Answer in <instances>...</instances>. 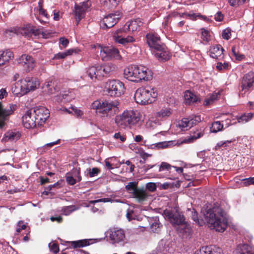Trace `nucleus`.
Returning a JSON list of instances; mask_svg holds the SVG:
<instances>
[{
	"label": "nucleus",
	"mask_w": 254,
	"mask_h": 254,
	"mask_svg": "<svg viewBox=\"0 0 254 254\" xmlns=\"http://www.w3.org/2000/svg\"><path fill=\"white\" fill-rule=\"evenodd\" d=\"M203 216L208 226L211 229L219 232H223L228 226V219L226 213L221 205L215 203L210 207L202 210Z\"/></svg>",
	"instance_id": "f257e3e1"
},
{
	"label": "nucleus",
	"mask_w": 254,
	"mask_h": 254,
	"mask_svg": "<svg viewBox=\"0 0 254 254\" xmlns=\"http://www.w3.org/2000/svg\"><path fill=\"white\" fill-rule=\"evenodd\" d=\"M163 216L172 225L176 227L178 232L187 233L190 231V226L186 221L183 213L177 207H168L163 211Z\"/></svg>",
	"instance_id": "f03ea898"
},
{
	"label": "nucleus",
	"mask_w": 254,
	"mask_h": 254,
	"mask_svg": "<svg viewBox=\"0 0 254 254\" xmlns=\"http://www.w3.org/2000/svg\"><path fill=\"white\" fill-rule=\"evenodd\" d=\"M146 39L153 54L158 60L164 62L169 59V52L157 34L150 32L146 34Z\"/></svg>",
	"instance_id": "7ed1b4c3"
},
{
	"label": "nucleus",
	"mask_w": 254,
	"mask_h": 254,
	"mask_svg": "<svg viewBox=\"0 0 254 254\" xmlns=\"http://www.w3.org/2000/svg\"><path fill=\"white\" fill-rule=\"evenodd\" d=\"M124 75L129 81L139 82L152 79V72L143 65H131L124 69Z\"/></svg>",
	"instance_id": "20e7f679"
},
{
	"label": "nucleus",
	"mask_w": 254,
	"mask_h": 254,
	"mask_svg": "<svg viewBox=\"0 0 254 254\" xmlns=\"http://www.w3.org/2000/svg\"><path fill=\"white\" fill-rule=\"evenodd\" d=\"M141 118V115L138 111L127 110L122 114L117 116L115 122L118 127L131 128L139 123Z\"/></svg>",
	"instance_id": "39448f33"
},
{
	"label": "nucleus",
	"mask_w": 254,
	"mask_h": 254,
	"mask_svg": "<svg viewBox=\"0 0 254 254\" xmlns=\"http://www.w3.org/2000/svg\"><path fill=\"white\" fill-rule=\"evenodd\" d=\"M157 96V93L154 89L142 87L136 90L134 94V99L138 104L146 105L153 103Z\"/></svg>",
	"instance_id": "423d86ee"
},
{
	"label": "nucleus",
	"mask_w": 254,
	"mask_h": 254,
	"mask_svg": "<svg viewBox=\"0 0 254 254\" xmlns=\"http://www.w3.org/2000/svg\"><path fill=\"white\" fill-rule=\"evenodd\" d=\"M115 69V66L113 64L108 63L102 65L92 66L89 68L87 72L92 80H100Z\"/></svg>",
	"instance_id": "0eeeda50"
},
{
	"label": "nucleus",
	"mask_w": 254,
	"mask_h": 254,
	"mask_svg": "<svg viewBox=\"0 0 254 254\" xmlns=\"http://www.w3.org/2000/svg\"><path fill=\"white\" fill-rule=\"evenodd\" d=\"M127 192L130 196L134 199L138 203H141L146 200L148 195L143 189L137 187V183L136 182H130L125 187Z\"/></svg>",
	"instance_id": "6e6552de"
},
{
	"label": "nucleus",
	"mask_w": 254,
	"mask_h": 254,
	"mask_svg": "<svg viewBox=\"0 0 254 254\" xmlns=\"http://www.w3.org/2000/svg\"><path fill=\"white\" fill-rule=\"evenodd\" d=\"M125 86L123 82L119 80H112L106 82L105 91L111 97H119L125 91Z\"/></svg>",
	"instance_id": "1a4fd4ad"
},
{
	"label": "nucleus",
	"mask_w": 254,
	"mask_h": 254,
	"mask_svg": "<svg viewBox=\"0 0 254 254\" xmlns=\"http://www.w3.org/2000/svg\"><path fill=\"white\" fill-rule=\"evenodd\" d=\"M97 52L100 53V56L102 61H107L115 59L120 60L122 58L119 50L113 47H103L98 45L95 47Z\"/></svg>",
	"instance_id": "9d476101"
},
{
	"label": "nucleus",
	"mask_w": 254,
	"mask_h": 254,
	"mask_svg": "<svg viewBox=\"0 0 254 254\" xmlns=\"http://www.w3.org/2000/svg\"><path fill=\"white\" fill-rule=\"evenodd\" d=\"M254 86V72L250 71L243 76L241 85V94L242 95L249 94Z\"/></svg>",
	"instance_id": "9b49d317"
},
{
	"label": "nucleus",
	"mask_w": 254,
	"mask_h": 254,
	"mask_svg": "<svg viewBox=\"0 0 254 254\" xmlns=\"http://www.w3.org/2000/svg\"><path fill=\"white\" fill-rule=\"evenodd\" d=\"M33 117L36 120L38 126H42L50 116L49 111L44 107H36L32 110Z\"/></svg>",
	"instance_id": "f8f14e48"
},
{
	"label": "nucleus",
	"mask_w": 254,
	"mask_h": 254,
	"mask_svg": "<svg viewBox=\"0 0 254 254\" xmlns=\"http://www.w3.org/2000/svg\"><path fill=\"white\" fill-rule=\"evenodd\" d=\"M19 33H20L25 36H28L30 34L36 35L37 34V30L35 29L31 25H28L26 27L22 29L12 28L7 29L5 31L4 34L5 37H9L12 36L14 34H18Z\"/></svg>",
	"instance_id": "ddd939ff"
},
{
	"label": "nucleus",
	"mask_w": 254,
	"mask_h": 254,
	"mask_svg": "<svg viewBox=\"0 0 254 254\" xmlns=\"http://www.w3.org/2000/svg\"><path fill=\"white\" fill-rule=\"evenodd\" d=\"M103 106L99 112L104 116H112L118 111L119 105L118 102H109L107 100L103 101Z\"/></svg>",
	"instance_id": "4468645a"
},
{
	"label": "nucleus",
	"mask_w": 254,
	"mask_h": 254,
	"mask_svg": "<svg viewBox=\"0 0 254 254\" xmlns=\"http://www.w3.org/2000/svg\"><path fill=\"white\" fill-rule=\"evenodd\" d=\"M200 116L192 115L188 118H183L179 122L178 126L183 130H188L200 122Z\"/></svg>",
	"instance_id": "2eb2a0df"
},
{
	"label": "nucleus",
	"mask_w": 254,
	"mask_h": 254,
	"mask_svg": "<svg viewBox=\"0 0 254 254\" xmlns=\"http://www.w3.org/2000/svg\"><path fill=\"white\" fill-rule=\"evenodd\" d=\"M124 30L120 29L117 30L113 35V39L119 44L126 46L129 43H132L135 41V39L131 36L125 37L124 36Z\"/></svg>",
	"instance_id": "dca6fc26"
},
{
	"label": "nucleus",
	"mask_w": 254,
	"mask_h": 254,
	"mask_svg": "<svg viewBox=\"0 0 254 254\" xmlns=\"http://www.w3.org/2000/svg\"><path fill=\"white\" fill-rule=\"evenodd\" d=\"M109 239L112 244L124 242L125 239L124 231L120 228H113L109 230Z\"/></svg>",
	"instance_id": "f3484780"
},
{
	"label": "nucleus",
	"mask_w": 254,
	"mask_h": 254,
	"mask_svg": "<svg viewBox=\"0 0 254 254\" xmlns=\"http://www.w3.org/2000/svg\"><path fill=\"white\" fill-rule=\"evenodd\" d=\"M16 107L15 105L12 104L9 106L8 108L4 109L0 102V128L4 126L9 116L13 114L14 111L16 109Z\"/></svg>",
	"instance_id": "a211bd4d"
},
{
	"label": "nucleus",
	"mask_w": 254,
	"mask_h": 254,
	"mask_svg": "<svg viewBox=\"0 0 254 254\" xmlns=\"http://www.w3.org/2000/svg\"><path fill=\"white\" fill-rule=\"evenodd\" d=\"M65 180L69 185H74L76 182L81 181L80 168H74L65 176Z\"/></svg>",
	"instance_id": "6ab92c4d"
},
{
	"label": "nucleus",
	"mask_w": 254,
	"mask_h": 254,
	"mask_svg": "<svg viewBox=\"0 0 254 254\" xmlns=\"http://www.w3.org/2000/svg\"><path fill=\"white\" fill-rule=\"evenodd\" d=\"M121 13L117 11L114 13H110L104 17L103 23L105 27L110 28L114 26L119 21L121 17Z\"/></svg>",
	"instance_id": "aec40b11"
},
{
	"label": "nucleus",
	"mask_w": 254,
	"mask_h": 254,
	"mask_svg": "<svg viewBox=\"0 0 254 254\" xmlns=\"http://www.w3.org/2000/svg\"><path fill=\"white\" fill-rule=\"evenodd\" d=\"M23 126L26 128H32L36 127L37 123L35 119L33 117L32 109L26 112L22 118Z\"/></svg>",
	"instance_id": "412c9836"
},
{
	"label": "nucleus",
	"mask_w": 254,
	"mask_h": 254,
	"mask_svg": "<svg viewBox=\"0 0 254 254\" xmlns=\"http://www.w3.org/2000/svg\"><path fill=\"white\" fill-rule=\"evenodd\" d=\"M75 95L73 90L63 91L60 95L55 97V100L59 103L62 104L71 101L75 98Z\"/></svg>",
	"instance_id": "4be33fe9"
},
{
	"label": "nucleus",
	"mask_w": 254,
	"mask_h": 254,
	"mask_svg": "<svg viewBox=\"0 0 254 254\" xmlns=\"http://www.w3.org/2000/svg\"><path fill=\"white\" fill-rule=\"evenodd\" d=\"M143 22L140 18H136L127 22L122 28L124 32L131 31L132 32L139 30Z\"/></svg>",
	"instance_id": "5701e85b"
},
{
	"label": "nucleus",
	"mask_w": 254,
	"mask_h": 254,
	"mask_svg": "<svg viewBox=\"0 0 254 254\" xmlns=\"http://www.w3.org/2000/svg\"><path fill=\"white\" fill-rule=\"evenodd\" d=\"M18 63L23 66L27 71L32 70L34 65L35 63L33 58L29 55H24L17 60Z\"/></svg>",
	"instance_id": "b1692460"
},
{
	"label": "nucleus",
	"mask_w": 254,
	"mask_h": 254,
	"mask_svg": "<svg viewBox=\"0 0 254 254\" xmlns=\"http://www.w3.org/2000/svg\"><path fill=\"white\" fill-rule=\"evenodd\" d=\"M90 4L88 1H84L80 3L79 5L75 4V11L74 14L76 17V19H78V22L81 19L83 18L86 10L89 7Z\"/></svg>",
	"instance_id": "393cba45"
},
{
	"label": "nucleus",
	"mask_w": 254,
	"mask_h": 254,
	"mask_svg": "<svg viewBox=\"0 0 254 254\" xmlns=\"http://www.w3.org/2000/svg\"><path fill=\"white\" fill-rule=\"evenodd\" d=\"M23 81V87L27 89L28 92L35 90L40 85L39 81L33 77H26L24 79H22Z\"/></svg>",
	"instance_id": "a878e982"
},
{
	"label": "nucleus",
	"mask_w": 254,
	"mask_h": 254,
	"mask_svg": "<svg viewBox=\"0 0 254 254\" xmlns=\"http://www.w3.org/2000/svg\"><path fill=\"white\" fill-rule=\"evenodd\" d=\"M224 49L220 45H216L211 47L209 49L210 56L216 60H221L224 58Z\"/></svg>",
	"instance_id": "bb28decb"
},
{
	"label": "nucleus",
	"mask_w": 254,
	"mask_h": 254,
	"mask_svg": "<svg viewBox=\"0 0 254 254\" xmlns=\"http://www.w3.org/2000/svg\"><path fill=\"white\" fill-rule=\"evenodd\" d=\"M221 249L215 246H208L201 247L194 254H220Z\"/></svg>",
	"instance_id": "cd10ccee"
},
{
	"label": "nucleus",
	"mask_w": 254,
	"mask_h": 254,
	"mask_svg": "<svg viewBox=\"0 0 254 254\" xmlns=\"http://www.w3.org/2000/svg\"><path fill=\"white\" fill-rule=\"evenodd\" d=\"M23 85L22 79L16 82L11 88L13 94L17 96L20 97L27 93V89L23 87Z\"/></svg>",
	"instance_id": "c85d7f7f"
},
{
	"label": "nucleus",
	"mask_w": 254,
	"mask_h": 254,
	"mask_svg": "<svg viewBox=\"0 0 254 254\" xmlns=\"http://www.w3.org/2000/svg\"><path fill=\"white\" fill-rule=\"evenodd\" d=\"M57 82L56 80H49L46 81L43 86V91L49 95L54 94L57 90L59 89L57 86Z\"/></svg>",
	"instance_id": "c756f323"
},
{
	"label": "nucleus",
	"mask_w": 254,
	"mask_h": 254,
	"mask_svg": "<svg viewBox=\"0 0 254 254\" xmlns=\"http://www.w3.org/2000/svg\"><path fill=\"white\" fill-rule=\"evenodd\" d=\"M20 137V134L18 131L9 130L7 131L2 138V141H12L18 140Z\"/></svg>",
	"instance_id": "7c9ffc66"
},
{
	"label": "nucleus",
	"mask_w": 254,
	"mask_h": 254,
	"mask_svg": "<svg viewBox=\"0 0 254 254\" xmlns=\"http://www.w3.org/2000/svg\"><path fill=\"white\" fill-rule=\"evenodd\" d=\"M235 254H254V250L247 244L239 245L235 250Z\"/></svg>",
	"instance_id": "2f4dec72"
},
{
	"label": "nucleus",
	"mask_w": 254,
	"mask_h": 254,
	"mask_svg": "<svg viewBox=\"0 0 254 254\" xmlns=\"http://www.w3.org/2000/svg\"><path fill=\"white\" fill-rule=\"evenodd\" d=\"M184 98L186 104H191L200 102L199 98L193 93L187 90L185 92Z\"/></svg>",
	"instance_id": "473e14b6"
},
{
	"label": "nucleus",
	"mask_w": 254,
	"mask_h": 254,
	"mask_svg": "<svg viewBox=\"0 0 254 254\" xmlns=\"http://www.w3.org/2000/svg\"><path fill=\"white\" fill-rule=\"evenodd\" d=\"M80 52L79 49H69L64 52H59L54 56V59L60 60L64 59L68 56L72 55L73 53L78 54Z\"/></svg>",
	"instance_id": "72a5a7b5"
},
{
	"label": "nucleus",
	"mask_w": 254,
	"mask_h": 254,
	"mask_svg": "<svg viewBox=\"0 0 254 254\" xmlns=\"http://www.w3.org/2000/svg\"><path fill=\"white\" fill-rule=\"evenodd\" d=\"M93 239H83L70 242L71 246L73 248H82L93 243Z\"/></svg>",
	"instance_id": "f704fd0d"
},
{
	"label": "nucleus",
	"mask_w": 254,
	"mask_h": 254,
	"mask_svg": "<svg viewBox=\"0 0 254 254\" xmlns=\"http://www.w3.org/2000/svg\"><path fill=\"white\" fill-rule=\"evenodd\" d=\"M13 57V53L10 50L0 51V66L8 62Z\"/></svg>",
	"instance_id": "c9c22d12"
},
{
	"label": "nucleus",
	"mask_w": 254,
	"mask_h": 254,
	"mask_svg": "<svg viewBox=\"0 0 254 254\" xmlns=\"http://www.w3.org/2000/svg\"><path fill=\"white\" fill-rule=\"evenodd\" d=\"M143 145L147 146L148 148L150 149H156V148H166L171 145L172 144L171 142H159L156 143H153L151 144H146V140H144Z\"/></svg>",
	"instance_id": "e433bc0d"
},
{
	"label": "nucleus",
	"mask_w": 254,
	"mask_h": 254,
	"mask_svg": "<svg viewBox=\"0 0 254 254\" xmlns=\"http://www.w3.org/2000/svg\"><path fill=\"white\" fill-rule=\"evenodd\" d=\"M254 116V114L252 113H245L237 117V121L239 123L245 124L251 121Z\"/></svg>",
	"instance_id": "4c0bfd02"
},
{
	"label": "nucleus",
	"mask_w": 254,
	"mask_h": 254,
	"mask_svg": "<svg viewBox=\"0 0 254 254\" xmlns=\"http://www.w3.org/2000/svg\"><path fill=\"white\" fill-rule=\"evenodd\" d=\"M223 126V124H222L220 121H215L211 124L210 130L211 132L216 133L222 130Z\"/></svg>",
	"instance_id": "58836bf2"
},
{
	"label": "nucleus",
	"mask_w": 254,
	"mask_h": 254,
	"mask_svg": "<svg viewBox=\"0 0 254 254\" xmlns=\"http://www.w3.org/2000/svg\"><path fill=\"white\" fill-rule=\"evenodd\" d=\"M172 113V110L170 108H164L157 112V116L161 118L169 117Z\"/></svg>",
	"instance_id": "ea45409f"
},
{
	"label": "nucleus",
	"mask_w": 254,
	"mask_h": 254,
	"mask_svg": "<svg viewBox=\"0 0 254 254\" xmlns=\"http://www.w3.org/2000/svg\"><path fill=\"white\" fill-rule=\"evenodd\" d=\"M191 219L195 222V223L199 226H203L205 223L203 220L199 219L198 218L197 213L196 211L193 209V211L191 212Z\"/></svg>",
	"instance_id": "a19ab883"
},
{
	"label": "nucleus",
	"mask_w": 254,
	"mask_h": 254,
	"mask_svg": "<svg viewBox=\"0 0 254 254\" xmlns=\"http://www.w3.org/2000/svg\"><path fill=\"white\" fill-rule=\"evenodd\" d=\"M181 14L176 12H174L169 14V15H168V16L166 18L167 19L165 20V22L164 23V26L165 31L168 33L169 32V29H170V28L167 25V23L168 22V20H169V19L171 18L172 17L177 18V17H181Z\"/></svg>",
	"instance_id": "79ce46f5"
},
{
	"label": "nucleus",
	"mask_w": 254,
	"mask_h": 254,
	"mask_svg": "<svg viewBox=\"0 0 254 254\" xmlns=\"http://www.w3.org/2000/svg\"><path fill=\"white\" fill-rule=\"evenodd\" d=\"M218 95L216 93L212 94L207 96L204 100L203 104L205 106H208L214 102L218 97Z\"/></svg>",
	"instance_id": "37998d69"
},
{
	"label": "nucleus",
	"mask_w": 254,
	"mask_h": 254,
	"mask_svg": "<svg viewBox=\"0 0 254 254\" xmlns=\"http://www.w3.org/2000/svg\"><path fill=\"white\" fill-rule=\"evenodd\" d=\"M201 39L202 40L207 43L210 40V36L209 31L204 29H201Z\"/></svg>",
	"instance_id": "c03bdc74"
},
{
	"label": "nucleus",
	"mask_w": 254,
	"mask_h": 254,
	"mask_svg": "<svg viewBox=\"0 0 254 254\" xmlns=\"http://www.w3.org/2000/svg\"><path fill=\"white\" fill-rule=\"evenodd\" d=\"M103 100H96L94 101L91 105V108L95 110H99V111L101 110L103 104Z\"/></svg>",
	"instance_id": "a18cd8bd"
},
{
	"label": "nucleus",
	"mask_w": 254,
	"mask_h": 254,
	"mask_svg": "<svg viewBox=\"0 0 254 254\" xmlns=\"http://www.w3.org/2000/svg\"><path fill=\"white\" fill-rule=\"evenodd\" d=\"M228 1L231 6L238 7L243 4L246 0H228Z\"/></svg>",
	"instance_id": "49530a36"
},
{
	"label": "nucleus",
	"mask_w": 254,
	"mask_h": 254,
	"mask_svg": "<svg viewBox=\"0 0 254 254\" xmlns=\"http://www.w3.org/2000/svg\"><path fill=\"white\" fill-rule=\"evenodd\" d=\"M75 210V206L74 205H70L68 206H65L63 208L62 212L65 215H68L71 212Z\"/></svg>",
	"instance_id": "de8ad7c7"
},
{
	"label": "nucleus",
	"mask_w": 254,
	"mask_h": 254,
	"mask_svg": "<svg viewBox=\"0 0 254 254\" xmlns=\"http://www.w3.org/2000/svg\"><path fill=\"white\" fill-rule=\"evenodd\" d=\"M160 226L161 224L159 223V220L155 219V222L151 224L150 228L152 232L158 233L159 231Z\"/></svg>",
	"instance_id": "09e8293b"
},
{
	"label": "nucleus",
	"mask_w": 254,
	"mask_h": 254,
	"mask_svg": "<svg viewBox=\"0 0 254 254\" xmlns=\"http://www.w3.org/2000/svg\"><path fill=\"white\" fill-rule=\"evenodd\" d=\"M114 201V200L110 198H103L96 199V200H90V201H89V202L91 204H95V203H98V202L105 203V202H112Z\"/></svg>",
	"instance_id": "8fccbe9b"
},
{
	"label": "nucleus",
	"mask_w": 254,
	"mask_h": 254,
	"mask_svg": "<svg viewBox=\"0 0 254 254\" xmlns=\"http://www.w3.org/2000/svg\"><path fill=\"white\" fill-rule=\"evenodd\" d=\"M86 171L88 172V175L90 177L96 176L100 172V170L97 168H93L92 169L88 168Z\"/></svg>",
	"instance_id": "3c124183"
},
{
	"label": "nucleus",
	"mask_w": 254,
	"mask_h": 254,
	"mask_svg": "<svg viewBox=\"0 0 254 254\" xmlns=\"http://www.w3.org/2000/svg\"><path fill=\"white\" fill-rule=\"evenodd\" d=\"M235 140H228L226 141H220L218 142L215 146L216 149H217L221 147H225L228 144L231 143Z\"/></svg>",
	"instance_id": "603ef678"
},
{
	"label": "nucleus",
	"mask_w": 254,
	"mask_h": 254,
	"mask_svg": "<svg viewBox=\"0 0 254 254\" xmlns=\"http://www.w3.org/2000/svg\"><path fill=\"white\" fill-rule=\"evenodd\" d=\"M232 52L233 55L235 56L236 59L238 60H241L244 57L243 55L239 54L237 48L235 46H233L232 48Z\"/></svg>",
	"instance_id": "864d4df0"
},
{
	"label": "nucleus",
	"mask_w": 254,
	"mask_h": 254,
	"mask_svg": "<svg viewBox=\"0 0 254 254\" xmlns=\"http://www.w3.org/2000/svg\"><path fill=\"white\" fill-rule=\"evenodd\" d=\"M231 36V30L229 28L224 29L222 33V37L223 39L229 40Z\"/></svg>",
	"instance_id": "5fc2aeb1"
},
{
	"label": "nucleus",
	"mask_w": 254,
	"mask_h": 254,
	"mask_svg": "<svg viewBox=\"0 0 254 254\" xmlns=\"http://www.w3.org/2000/svg\"><path fill=\"white\" fill-rule=\"evenodd\" d=\"M59 44L62 45V46H60L61 49H63L67 47L69 44V41L66 38L64 37H61L59 39Z\"/></svg>",
	"instance_id": "6e6d98bb"
},
{
	"label": "nucleus",
	"mask_w": 254,
	"mask_h": 254,
	"mask_svg": "<svg viewBox=\"0 0 254 254\" xmlns=\"http://www.w3.org/2000/svg\"><path fill=\"white\" fill-rule=\"evenodd\" d=\"M172 166L166 162H162L159 169V171H169L171 169Z\"/></svg>",
	"instance_id": "4d7b16f0"
},
{
	"label": "nucleus",
	"mask_w": 254,
	"mask_h": 254,
	"mask_svg": "<svg viewBox=\"0 0 254 254\" xmlns=\"http://www.w3.org/2000/svg\"><path fill=\"white\" fill-rule=\"evenodd\" d=\"M114 138L117 140H120L121 142H124L126 140V136L121 132L115 133L114 135Z\"/></svg>",
	"instance_id": "13d9d810"
},
{
	"label": "nucleus",
	"mask_w": 254,
	"mask_h": 254,
	"mask_svg": "<svg viewBox=\"0 0 254 254\" xmlns=\"http://www.w3.org/2000/svg\"><path fill=\"white\" fill-rule=\"evenodd\" d=\"M228 66V63L227 62H224V63L218 62L217 63L216 68L219 70H221L223 69H227Z\"/></svg>",
	"instance_id": "bf43d9fd"
},
{
	"label": "nucleus",
	"mask_w": 254,
	"mask_h": 254,
	"mask_svg": "<svg viewBox=\"0 0 254 254\" xmlns=\"http://www.w3.org/2000/svg\"><path fill=\"white\" fill-rule=\"evenodd\" d=\"M146 188L150 191H154L157 188L156 184L154 183L149 182L146 184Z\"/></svg>",
	"instance_id": "052dcab7"
},
{
	"label": "nucleus",
	"mask_w": 254,
	"mask_h": 254,
	"mask_svg": "<svg viewBox=\"0 0 254 254\" xmlns=\"http://www.w3.org/2000/svg\"><path fill=\"white\" fill-rule=\"evenodd\" d=\"M50 250L51 252H53L55 254H57L59 251L58 245L55 243H50L49 244Z\"/></svg>",
	"instance_id": "680f3d73"
},
{
	"label": "nucleus",
	"mask_w": 254,
	"mask_h": 254,
	"mask_svg": "<svg viewBox=\"0 0 254 254\" xmlns=\"http://www.w3.org/2000/svg\"><path fill=\"white\" fill-rule=\"evenodd\" d=\"M53 14L54 15L53 19L56 21H58L62 17V13L59 10L54 9L53 11Z\"/></svg>",
	"instance_id": "e2e57ef3"
},
{
	"label": "nucleus",
	"mask_w": 254,
	"mask_h": 254,
	"mask_svg": "<svg viewBox=\"0 0 254 254\" xmlns=\"http://www.w3.org/2000/svg\"><path fill=\"white\" fill-rule=\"evenodd\" d=\"M198 13H194L193 11L184 13V15L189 17L192 20H196L198 18Z\"/></svg>",
	"instance_id": "0e129e2a"
},
{
	"label": "nucleus",
	"mask_w": 254,
	"mask_h": 254,
	"mask_svg": "<svg viewBox=\"0 0 254 254\" xmlns=\"http://www.w3.org/2000/svg\"><path fill=\"white\" fill-rule=\"evenodd\" d=\"M27 226L23 224L22 221H19L17 224V228L16 229L17 232H20L21 230L26 229Z\"/></svg>",
	"instance_id": "69168bd1"
},
{
	"label": "nucleus",
	"mask_w": 254,
	"mask_h": 254,
	"mask_svg": "<svg viewBox=\"0 0 254 254\" xmlns=\"http://www.w3.org/2000/svg\"><path fill=\"white\" fill-rule=\"evenodd\" d=\"M224 16L221 12L218 11L214 16V19L217 21H221L223 19Z\"/></svg>",
	"instance_id": "338daca9"
},
{
	"label": "nucleus",
	"mask_w": 254,
	"mask_h": 254,
	"mask_svg": "<svg viewBox=\"0 0 254 254\" xmlns=\"http://www.w3.org/2000/svg\"><path fill=\"white\" fill-rule=\"evenodd\" d=\"M64 180H61L59 181H58L57 183H55L54 184L52 185V186L54 187V188H60L62 187H63L64 185Z\"/></svg>",
	"instance_id": "774afa93"
}]
</instances>
